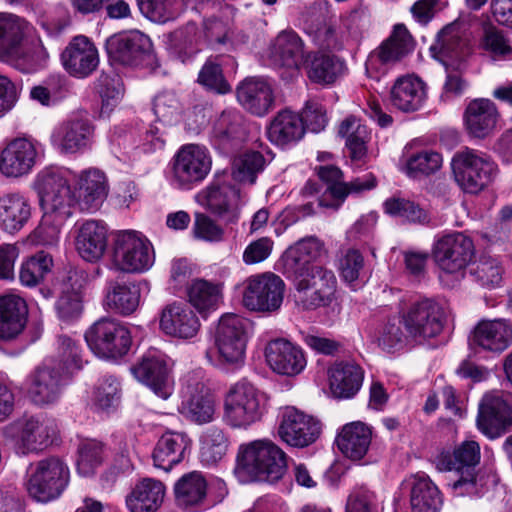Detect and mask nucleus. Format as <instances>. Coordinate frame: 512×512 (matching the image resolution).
I'll return each instance as SVG.
<instances>
[{"label":"nucleus","instance_id":"obj_15","mask_svg":"<svg viewBox=\"0 0 512 512\" xmlns=\"http://www.w3.org/2000/svg\"><path fill=\"white\" fill-rule=\"evenodd\" d=\"M109 59L115 63L140 67L152 58V42L139 30L116 33L106 40Z\"/></svg>","mask_w":512,"mask_h":512},{"label":"nucleus","instance_id":"obj_43","mask_svg":"<svg viewBox=\"0 0 512 512\" xmlns=\"http://www.w3.org/2000/svg\"><path fill=\"white\" fill-rule=\"evenodd\" d=\"M27 305L15 294L0 297V338L10 340L19 335L26 323Z\"/></svg>","mask_w":512,"mask_h":512},{"label":"nucleus","instance_id":"obj_26","mask_svg":"<svg viewBox=\"0 0 512 512\" xmlns=\"http://www.w3.org/2000/svg\"><path fill=\"white\" fill-rule=\"evenodd\" d=\"M471 345L490 352H503L512 347V323L505 318L480 320L469 336Z\"/></svg>","mask_w":512,"mask_h":512},{"label":"nucleus","instance_id":"obj_27","mask_svg":"<svg viewBox=\"0 0 512 512\" xmlns=\"http://www.w3.org/2000/svg\"><path fill=\"white\" fill-rule=\"evenodd\" d=\"M38 156L37 144L26 138L11 141L0 152V172L6 177H21L28 174Z\"/></svg>","mask_w":512,"mask_h":512},{"label":"nucleus","instance_id":"obj_7","mask_svg":"<svg viewBox=\"0 0 512 512\" xmlns=\"http://www.w3.org/2000/svg\"><path fill=\"white\" fill-rule=\"evenodd\" d=\"M155 253L151 242L140 232H118L113 240L111 269L123 273H144L154 264Z\"/></svg>","mask_w":512,"mask_h":512},{"label":"nucleus","instance_id":"obj_13","mask_svg":"<svg viewBox=\"0 0 512 512\" xmlns=\"http://www.w3.org/2000/svg\"><path fill=\"white\" fill-rule=\"evenodd\" d=\"M12 428L17 447L23 454L45 450L57 440L59 433L56 421L44 414L24 416Z\"/></svg>","mask_w":512,"mask_h":512},{"label":"nucleus","instance_id":"obj_1","mask_svg":"<svg viewBox=\"0 0 512 512\" xmlns=\"http://www.w3.org/2000/svg\"><path fill=\"white\" fill-rule=\"evenodd\" d=\"M287 455L271 440H255L239 447L235 473L244 479L275 483L287 471Z\"/></svg>","mask_w":512,"mask_h":512},{"label":"nucleus","instance_id":"obj_31","mask_svg":"<svg viewBox=\"0 0 512 512\" xmlns=\"http://www.w3.org/2000/svg\"><path fill=\"white\" fill-rule=\"evenodd\" d=\"M87 275L83 271L70 270L61 285L60 295L55 303L58 318L70 323L77 320L83 310L81 290L86 284Z\"/></svg>","mask_w":512,"mask_h":512},{"label":"nucleus","instance_id":"obj_38","mask_svg":"<svg viewBox=\"0 0 512 512\" xmlns=\"http://www.w3.org/2000/svg\"><path fill=\"white\" fill-rule=\"evenodd\" d=\"M207 481L197 471L184 474L174 485L177 505L191 512L202 510L207 502Z\"/></svg>","mask_w":512,"mask_h":512},{"label":"nucleus","instance_id":"obj_56","mask_svg":"<svg viewBox=\"0 0 512 512\" xmlns=\"http://www.w3.org/2000/svg\"><path fill=\"white\" fill-rule=\"evenodd\" d=\"M228 445V438L223 430L216 427L207 429L201 441V461L209 466L216 464L225 456Z\"/></svg>","mask_w":512,"mask_h":512},{"label":"nucleus","instance_id":"obj_22","mask_svg":"<svg viewBox=\"0 0 512 512\" xmlns=\"http://www.w3.org/2000/svg\"><path fill=\"white\" fill-rule=\"evenodd\" d=\"M414 49L412 36L402 24L395 26L392 35L382 45L372 52L366 62V70L386 72V69L402 58L407 56Z\"/></svg>","mask_w":512,"mask_h":512},{"label":"nucleus","instance_id":"obj_18","mask_svg":"<svg viewBox=\"0 0 512 512\" xmlns=\"http://www.w3.org/2000/svg\"><path fill=\"white\" fill-rule=\"evenodd\" d=\"M308 54L303 40L292 29L279 32L267 49L271 64L288 70L291 75L299 74L309 60Z\"/></svg>","mask_w":512,"mask_h":512},{"label":"nucleus","instance_id":"obj_52","mask_svg":"<svg viewBox=\"0 0 512 512\" xmlns=\"http://www.w3.org/2000/svg\"><path fill=\"white\" fill-rule=\"evenodd\" d=\"M52 267V256L45 251H38L22 261L19 269V281L23 286L36 287L44 281Z\"/></svg>","mask_w":512,"mask_h":512},{"label":"nucleus","instance_id":"obj_11","mask_svg":"<svg viewBox=\"0 0 512 512\" xmlns=\"http://www.w3.org/2000/svg\"><path fill=\"white\" fill-rule=\"evenodd\" d=\"M285 292L284 281L266 272L248 277L242 284V304L255 312L273 313L280 309Z\"/></svg>","mask_w":512,"mask_h":512},{"label":"nucleus","instance_id":"obj_36","mask_svg":"<svg viewBox=\"0 0 512 512\" xmlns=\"http://www.w3.org/2000/svg\"><path fill=\"white\" fill-rule=\"evenodd\" d=\"M75 246L79 255L86 261L100 259L107 247V228L102 221L86 220L78 223Z\"/></svg>","mask_w":512,"mask_h":512},{"label":"nucleus","instance_id":"obj_28","mask_svg":"<svg viewBox=\"0 0 512 512\" xmlns=\"http://www.w3.org/2000/svg\"><path fill=\"white\" fill-rule=\"evenodd\" d=\"M76 180L77 205L86 212L97 211L108 194L107 178L104 172L97 168H88L81 171Z\"/></svg>","mask_w":512,"mask_h":512},{"label":"nucleus","instance_id":"obj_63","mask_svg":"<svg viewBox=\"0 0 512 512\" xmlns=\"http://www.w3.org/2000/svg\"><path fill=\"white\" fill-rule=\"evenodd\" d=\"M502 266L498 259L483 255L477 262L472 274L482 286L496 287L502 281Z\"/></svg>","mask_w":512,"mask_h":512},{"label":"nucleus","instance_id":"obj_10","mask_svg":"<svg viewBox=\"0 0 512 512\" xmlns=\"http://www.w3.org/2000/svg\"><path fill=\"white\" fill-rule=\"evenodd\" d=\"M475 256L473 240L462 232L440 236L433 244L432 258L441 273L463 277Z\"/></svg>","mask_w":512,"mask_h":512},{"label":"nucleus","instance_id":"obj_6","mask_svg":"<svg viewBox=\"0 0 512 512\" xmlns=\"http://www.w3.org/2000/svg\"><path fill=\"white\" fill-rule=\"evenodd\" d=\"M212 169V156L206 146L182 145L169 163V180L179 190H191L202 183Z\"/></svg>","mask_w":512,"mask_h":512},{"label":"nucleus","instance_id":"obj_49","mask_svg":"<svg viewBox=\"0 0 512 512\" xmlns=\"http://www.w3.org/2000/svg\"><path fill=\"white\" fill-rule=\"evenodd\" d=\"M412 512H439L442 497L438 487L424 473L415 475L411 488Z\"/></svg>","mask_w":512,"mask_h":512},{"label":"nucleus","instance_id":"obj_44","mask_svg":"<svg viewBox=\"0 0 512 512\" xmlns=\"http://www.w3.org/2000/svg\"><path fill=\"white\" fill-rule=\"evenodd\" d=\"M31 217L29 200L21 193L0 196V228L8 233L20 231Z\"/></svg>","mask_w":512,"mask_h":512},{"label":"nucleus","instance_id":"obj_12","mask_svg":"<svg viewBox=\"0 0 512 512\" xmlns=\"http://www.w3.org/2000/svg\"><path fill=\"white\" fill-rule=\"evenodd\" d=\"M401 319L411 340L422 344L442 332L446 314L439 302L423 299L413 303L403 312Z\"/></svg>","mask_w":512,"mask_h":512},{"label":"nucleus","instance_id":"obj_47","mask_svg":"<svg viewBox=\"0 0 512 512\" xmlns=\"http://www.w3.org/2000/svg\"><path fill=\"white\" fill-rule=\"evenodd\" d=\"M308 57L309 60L303 67L312 82L329 85L344 72V62L335 55L309 52Z\"/></svg>","mask_w":512,"mask_h":512},{"label":"nucleus","instance_id":"obj_64","mask_svg":"<svg viewBox=\"0 0 512 512\" xmlns=\"http://www.w3.org/2000/svg\"><path fill=\"white\" fill-rule=\"evenodd\" d=\"M120 400L119 382L113 377L102 379L95 388L94 401L102 410L115 407Z\"/></svg>","mask_w":512,"mask_h":512},{"label":"nucleus","instance_id":"obj_24","mask_svg":"<svg viewBox=\"0 0 512 512\" xmlns=\"http://www.w3.org/2000/svg\"><path fill=\"white\" fill-rule=\"evenodd\" d=\"M200 321L188 303L174 301L167 304L160 313L159 327L171 337L188 340L194 338L200 330Z\"/></svg>","mask_w":512,"mask_h":512},{"label":"nucleus","instance_id":"obj_39","mask_svg":"<svg viewBox=\"0 0 512 512\" xmlns=\"http://www.w3.org/2000/svg\"><path fill=\"white\" fill-rule=\"evenodd\" d=\"M371 439V428L361 421H355L342 427L337 434L336 443L345 457L358 461L367 454Z\"/></svg>","mask_w":512,"mask_h":512},{"label":"nucleus","instance_id":"obj_21","mask_svg":"<svg viewBox=\"0 0 512 512\" xmlns=\"http://www.w3.org/2000/svg\"><path fill=\"white\" fill-rule=\"evenodd\" d=\"M476 422L489 439L499 438L512 426V409L499 394H486L479 404Z\"/></svg>","mask_w":512,"mask_h":512},{"label":"nucleus","instance_id":"obj_51","mask_svg":"<svg viewBox=\"0 0 512 512\" xmlns=\"http://www.w3.org/2000/svg\"><path fill=\"white\" fill-rule=\"evenodd\" d=\"M323 251V244L316 237H307L289 247L284 256V265L289 273H296L302 268L317 264V259Z\"/></svg>","mask_w":512,"mask_h":512},{"label":"nucleus","instance_id":"obj_4","mask_svg":"<svg viewBox=\"0 0 512 512\" xmlns=\"http://www.w3.org/2000/svg\"><path fill=\"white\" fill-rule=\"evenodd\" d=\"M269 396L242 379L233 384L224 398L223 419L233 428H248L267 412Z\"/></svg>","mask_w":512,"mask_h":512},{"label":"nucleus","instance_id":"obj_41","mask_svg":"<svg viewBox=\"0 0 512 512\" xmlns=\"http://www.w3.org/2000/svg\"><path fill=\"white\" fill-rule=\"evenodd\" d=\"M165 492L161 481L143 478L126 496V506L130 512H156L163 503Z\"/></svg>","mask_w":512,"mask_h":512},{"label":"nucleus","instance_id":"obj_45","mask_svg":"<svg viewBox=\"0 0 512 512\" xmlns=\"http://www.w3.org/2000/svg\"><path fill=\"white\" fill-rule=\"evenodd\" d=\"M214 339L218 352H244L247 344L245 321L235 314L223 315Z\"/></svg>","mask_w":512,"mask_h":512},{"label":"nucleus","instance_id":"obj_50","mask_svg":"<svg viewBox=\"0 0 512 512\" xmlns=\"http://www.w3.org/2000/svg\"><path fill=\"white\" fill-rule=\"evenodd\" d=\"M140 291L132 283H119L111 281L108 283L105 295V306L118 314L130 315L139 306Z\"/></svg>","mask_w":512,"mask_h":512},{"label":"nucleus","instance_id":"obj_16","mask_svg":"<svg viewBox=\"0 0 512 512\" xmlns=\"http://www.w3.org/2000/svg\"><path fill=\"white\" fill-rule=\"evenodd\" d=\"M198 201L224 222L236 223L240 217L241 194L238 186L216 176L197 195Z\"/></svg>","mask_w":512,"mask_h":512},{"label":"nucleus","instance_id":"obj_58","mask_svg":"<svg viewBox=\"0 0 512 512\" xmlns=\"http://www.w3.org/2000/svg\"><path fill=\"white\" fill-rule=\"evenodd\" d=\"M106 454L105 445L95 439H86L78 446L77 470L83 476L92 475L102 464Z\"/></svg>","mask_w":512,"mask_h":512},{"label":"nucleus","instance_id":"obj_54","mask_svg":"<svg viewBox=\"0 0 512 512\" xmlns=\"http://www.w3.org/2000/svg\"><path fill=\"white\" fill-rule=\"evenodd\" d=\"M442 165V154L427 149L411 154L406 160L404 172L410 178L420 179L435 174Z\"/></svg>","mask_w":512,"mask_h":512},{"label":"nucleus","instance_id":"obj_42","mask_svg":"<svg viewBox=\"0 0 512 512\" xmlns=\"http://www.w3.org/2000/svg\"><path fill=\"white\" fill-rule=\"evenodd\" d=\"M304 133L303 119L298 113L288 109L278 112L267 129L268 139L279 147L297 143Z\"/></svg>","mask_w":512,"mask_h":512},{"label":"nucleus","instance_id":"obj_5","mask_svg":"<svg viewBox=\"0 0 512 512\" xmlns=\"http://www.w3.org/2000/svg\"><path fill=\"white\" fill-rule=\"evenodd\" d=\"M452 175L462 191L477 194L487 188L497 175V165L486 153L465 147L451 159Z\"/></svg>","mask_w":512,"mask_h":512},{"label":"nucleus","instance_id":"obj_40","mask_svg":"<svg viewBox=\"0 0 512 512\" xmlns=\"http://www.w3.org/2000/svg\"><path fill=\"white\" fill-rule=\"evenodd\" d=\"M338 134L345 138V145L353 165L360 168L366 164L368 161L367 143L370 139V132L366 125L355 116H348L340 123Z\"/></svg>","mask_w":512,"mask_h":512},{"label":"nucleus","instance_id":"obj_62","mask_svg":"<svg viewBox=\"0 0 512 512\" xmlns=\"http://www.w3.org/2000/svg\"><path fill=\"white\" fill-rule=\"evenodd\" d=\"M264 356L273 372L280 375H297L307 365L305 354H264Z\"/></svg>","mask_w":512,"mask_h":512},{"label":"nucleus","instance_id":"obj_53","mask_svg":"<svg viewBox=\"0 0 512 512\" xmlns=\"http://www.w3.org/2000/svg\"><path fill=\"white\" fill-rule=\"evenodd\" d=\"M49 53L41 40H37L28 47L22 44L16 49L13 56H9L6 62L11 63L17 69L25 73L35 72L46 66Z\"/></svg>","mask_w":512,"mask_h":512},{"label":"nucleus","instance_id":"obj_61","mask_svg":"<svg viewBox=\"0 0 512 512\" xmlns=\"http://www.w3.org/2000/svg\"><path fill=\"white\" fill-rule=\"evenodd\" d=\"M140 12L149 20L165 23L179 14L176 0H137Z\"/></svg>","mask_w":512,"mask_h":512},{"label":"nucleus","instance_id":"obj_34","mask_svg":"<svg viewBox=\"0 0 512 512\" xmlns=\"http://www.w3.org/2000/svg\"><path fill=\"white\" fill-rule=\"evenodd\" d=\"M480 446L475 441H464L454 450L459 472V479L451 485L457 496L474 495L476 490L475 466L480 462Z\"/></svg>","mask_w":512,"mask_h":512},{"label":"nucleus","instance_id":"obj_9","mask_svg":"<svg viewBox=\"0 0 512 512\" xmlns=\"http://www.w3.org/2000/svg\"><path fill=\"white\" fill-rule=\"evenodd\" d=\"M70 471L58 457H47L31 465L27 472L26 489L38 502L47 503L58 498L69 483Z\"/></svg>","mask_w":512,"mask_h":512},{"label":"nucleus","instance_id":"obj_20","mask_svg":"<svg viewBox=\"0 0 512 512\" xmlns=\"http://www.w3.org/2000/svg\"><path fill=\"white\" fill-rule=\"evenodd\" d=\"M129 370L137 381L149 387L158 397L167 399L171 395V364L164 357L144 355Z\"/></svg>","mask_w":512,"mask_h":512},{"label":"nucleus","instance_id":"obj_25","mask_svg":"<svg viewBox=\"0 0 512 512\" xmlns=\"http://www.w3.org/2000/svg\"><path fill=\"white\" fill-rule=\"evenodd\" d=\"M64 69L76 78L89 76L99 64L98 50L86 36L74 37L61 54Z\"/></svg>","mask_w":512,"mask_h":512},{"label":"nucleus","instance_id":"obj_60","mask_svg":"<svg viewBox=\"0 0 512 512\" xmlns=\"http://www.w3.org/2000/svg\"><path fill=\"white\" fill-rule=\"evenodd\" d=\"M95 89L102 100V113L112 111L122 96L121 79L113 71L102 72L97 78Z\"/></svg>","mask_w":512,"mask_h":512},{"label":"nucleus","instance_id":"obj_29","mask_svg":"<svg viewBox=\"0 0 512 512\" xmlns=\"http://www.w3.org/2000/svg\"><path fill=\"white\" fill-rule=\"evenodd\" d=\"M245 137L244 117L239 111L225 110L213 123L211 141L222 153L234 151Z\"/></svg>","mask_w":512,"mask_h":512},{"label":"nucleus","instance_id":"obj_33","mask_svg":"<svg viewBox=\"0 0 512 512\" xmlns=\"http://www.w3.org/2000/svg\"><path fill=\"white\" fill-rule=\"evenodd\" d=\"M463 119L470 137L484 139L495 131L499 112L491 100L474 99L467 105Z\"/></svg>","mask_w":512,"mask_h":512},{"label":"nucleus","instance_id":"obj_17","mask_svg":"<svg viewBox=\"0 0 512 512\" xmlns=\"http://www.w3.org/2000/svg\"><path fill=\"white\" fill-rule=\"evenodd\" d=\"M320 430L317 420L293 406H286L279 413L277 435L290 447L305 448L313 444Z\"/></svg>","mask_w":512,"mask_h":512},{"label":"nucleus","instance_id":"obj_3","mask_svg":"<svg viewBox=\"0 0 512 512\" xmlns=\"http://www.w3.org/2000/svg\"><path fill=\"white\" fill-rule=\"evenodd\" d=\"M83 366L80 354H61L53 363L39 366L29 376L28 395L31 401L39 406L56 402L63 386Z\"/></svg>","mask_w":512,"mask_h":512},{"label":"nucleus","instance_id":"obj_46","mask_svg":"<svg viewBox=\"0 0 512 512\" xmlns=\"http://www.w3.org/2000/svg\"><path fill=\"white\" fill-rule=\"evenodd\" d=\"M29 23L14 14L0 12V59L6 61L9 56L16 53V49L22 44Z\"/></svg>","mask_w":512,"mask_h":512},{"label":"nucleus","instance_id":"obj_59","mask_svg":"<svg viewBox=\"0 0 512 512\" xmlns=\"http://www.w3.org/2000/svg\"><path fill=\"white\" fill-rule=\"evenodd\" d=\"M386 213L400 217L408 222L425 224L430 218L428 212L419 204L405 198L392 197L384 202Z\"/></svg>","mask_w":512,"mask_h":512},{"label":"nucleus","instance_id":"obj_2","mask_svg":"<svg viewBox=\"0 0 512 512\" xmlns=\"http://www.w3.org/2000/svg\"><path fill=\"white\" fill-rule=\"evenodd\" d=\"M74 178L75 174L71 170L60 167H46L38 172L34 189L43 213L53 215L56 220L72 216L73 207L78 201L71 186Z\"/></svg>","mask_w":512,"mask_h":512},{"label":"nucleus","instance_id":"obj_55","mask_svg":"<svg viewBox=\"0 0 512 512\" xmlns=\"http://www.w3.org/2000/svg\"><path fill=\"white\" fill-rule=\"evenodd\" d=\"M221 299L218 285L205 280H195L188 288V300L199 313L215 310Z\"/></svg>","mask_w":512,"mask_h":512},{"label":"nucleus","instance_id":"obj_30","mask_svg":"<svg viewBox=\"0 0 512 512\" xmlns=\"http://www.w3.org/2000/svg\"><path fill=\"white\" fill-rule=\"evenodd\" d=\"M237 99L245 110L262 117L273 107V88L264 78L248 77L238 85Z\"/></svg>","mask_w":512,"mask_h":512},{"label":"nucleus","instance_id":"obj_14","mask_svg":"<svg viewBox=\"0 0 512 512\" xmlns=\"http://www.w3.org/2000/svg\"><path fill=\"white\" fill-rule=\"evenodd\" d=\"M178 410L187 420L199 425L214 420L216 401L202 381L201 372L193 371L185 378Z\"/></svg>","mask_w":512,"mask_h":512},{"label":"nucleus","instance_id":"obj_37","mask_svg":"<svg viewBox=\"0 0 512 512\" xmlns=\"http://www.w3.org/2000/svg\"><path fill=\"white\" fill-rule=\"evenodd\" d=\"M191 440L187 434L169 431L157 441L152 459L154 467L169 472L175 465L183 461Z\"/></svg>","mask_w":512,"mask_h":512},{"label":"nucleus","instance_id":"obj_19","mask_svg":"<svg viewBox=\"0 0 512 512\" xmlns=\"http://www.w3.org/2000/svg\"><path fill=\"white\" fill-rule=\"evenodd\" d=\"M84 338L92 352H128L132 344L130 331L111 318L94 322Z\"/></svg>","mask_w":512,"mask_h":512},{"label":"nucleus","instance_id":"obj_48","mask_svg":"<svg viewBox=\"0 0 512 512\" xmlns=\"http://www.w3.org/2000/svg\"><path fill=\"white\" fill-rule=\"evenodd\" d=\"M375 186L376 178L371 173L357 177L348 183L334 184L317 199V206L338 209L348 195L360 194Z\"/></svg>","mask_w":512,"mask_h":512},{"label":"nucleus","instance_id":"obj_35","mask_svg":"<svg viewBox=\"0 0 512 512\" xmlns=\"http://www.w3.org/2000/svg\"><path fill=\"white\" fill-rule=\"evenodd\" d=\"M426 99V84L415 75L398 77L391 87V104L403 112H415L421 109Z\"/></svg>","mask_w":512,"mask_h":512},{"label":"nucleus","instance_id":"obj_57","mask_svg":"<svg viewBox=\"0 0 512 512\" xmlns=\"http://www.w3.org/2000/svg\"><path fill=\"white\" fill-rule=\"evenodd\" d=\"M264 167L265 158L260 152L247 151L234 159L232 176L238 182L253 184Z\"/></svg>","mask_w":512,"mask_h":512},{"label":"nucleus","instance_id":"obj_8","mask_svg":"<svg viewBox=\"0 0 512 512\" xmlns=\"http://www.w3.org/2000/svg\"><path fill=\"white\" fill-rule=\"evenodd\" d=\"M297 302L304 309L330 305L337 291L334 272L321 264H312L293 274Z\"/></svg>","mask_w":512,"mask_h":512},{"label":"nucleus","instance_id":"obj_23","mask_svg":"<svg viewBox=\"0 0 512 512\" xmlns=\"http://www.w3.org/2000/svg\"><path fill=\"white\" fill-rule=\"evenodd\" d=\"M93 132L94 128L87 119L73 116L53 129L50 141L60 153L74 154L90 145Z\"/></svg>","mask_w":512,"mask_h":512},{"label":"nucleus","instance_id":"obj_32","mask_svg":"<svg viewBox=\"0 0 512 512\" xmlns=\"http://www.w3.org/2000/svg\"><path fill=\"white\" fill-rule=\"evenodd\" d=\"M363 380V368L353 361H338L328 369L329 388L337 399L353 398L360 391Z\"/></svg>","mask_w":512,"mask_h":512}]
</instances>
